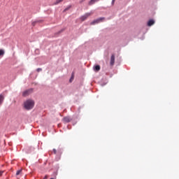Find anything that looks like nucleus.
I'll use <instances>...</instances> for the list:
<instances>
[{"label": "nucleus", "mask_w": 179, "mask_h": 179, "mask_svg": "<svg viewBox=\"0 0 179 179\" xmlns=\"http://www.w3.org/2000/svg\"><path fill=\"white\" fill-rule=\"evenodd\" d=\"M155 23V22L154 21V20H150L147 22V26L151 27L152 25H154Z\"/></svg>", "instance_id": "0eeeda50"}, {"label": "nucleus", "mask_w": 179, "mask_h": 179, "mask_svg": "<svg viewBox=\"0 0 179 179\" xmlns=\"http://www.w3.org/2000/svg\"><path fill=\"white\" fill-rule=\"evenodd\" d=\"M51 179H54V178H51Z\"/></svg>", "instance_id": "412c9836"}, {"label": "nucleus", "mask_w": 179, "mask_h": 179, "mask_svg": "<svg viewBox=\"0 0 179 179\" xmlns=\"http://www.w3.org/2000/svg\"><path fill=\"white\" fill-rule=\"evenodd\" d=\"M115 3V0H112V5Z\"/></svg>", "instance_id": "6ab92c4d"}, {"label": "nucleus", "mask_w": 179, "mask_h": 179, "mask_svg": "<svg viewBox=\"0 0 179 179\" xmlns=\"http://www.w3.org/2000/svg\"><path fill=\"white\" fill-rule=\"evenodd\" d=\"M41 71H43V69H38L36 70V71H38V72H41Z\"/></svg>", "instance_id": "2eb2a0df"}, {"label": "nucleus", "mask_w": 179, "mask_h": 179, "mask_svg": "<svg viewBox=\"0 0 179 179\" xmlns=\"http://www.w3.org/2000/svg\"><path fill=\"white\" fill-rule=\"evenodd\" d=\"M69 8H71V6H69L67 8H64V11L69 10Z\"/></svg>", "instance_id": "4468645a"}, {"label": "nucleus", "mask_w": 179, "mask_h": 179, "mask_svg": "<svg viewBox=\"0 0 179 179\" xmlns=\"http://www.w3.org/2000/svg\"><path fill=\"white\" fill-rule=\"evenodd\" d=\"M31 93H32V89L24 91L22 92V96L26 97V96H29V94H31Z\"/></svg>", "instance_id": "20e7f679"}, {"label": "nucleus", "mask_w": 179, "mask_h": 179, "mask_svg": "<svg viewBox=\"0 0 179 179\" xmlns=\"http://www.w3.org/2000/svg\"><path fill=\"white\" fill-rule=\"evenodd\" d=\"M115 64V55H112V57H110V66H113Z\"/></svg>", "instance_id": "39448f33"}, {"label": "nucleus", "mask_w": 179, "mask_h": 179, "mask_svg": "<svg viewBox=\"0 0 179 179\" xmlns=\"http://www.w3.org/2000/svg\"><path fill=\"white\" fill-rule=\"evenodd\" d=\"M64 0H56L55 2V6L59 4L61 2H62Z\"/></svg>", "instance_id": "9b49d317"}, {"label": "nucleus", "mask_w": 179, "mask_h": 179, "mask_svg": "<svg viewBox=\"0 0 179 179\" xmlns=\"http://www.w3.org/2000/svg\"><path fill=\"white\" fill-rule=\"evenodd\" d=\"M98 1V0H91L90 1V2L88 3V6H92L93 4H94L95 2Z\"/></svg>", "instance_id": "6e6552de"}, {"label": "nucleus", "mask_w": 179, "mask_h": 179, "mask_svg": "<svg viewBox=\"0 0 179 179\" xmlns=\"http://www.w3.org/2000/svg\"><path fill=\"white\" fill-rule=\"evenodd\" d=\"M21 172V170L17 171V172H15V176H19V174H20Z\"/></svg>", "instance_id": "ddd939ff"}, {"label": "nucleus", "mask_w": 179, "mask_h": 179, "mask_svg": "<svg viewBox=\"0 0 179 179\" xmlns=\"http://www.w3.org/2000/svg\"><path fill=\"white\" fill-rule=\"evenodd\" d=\"M63 122H64L66 123L70 122H71V118L69 117H63Z\"/></svg>", "instance_id": "423d86ee"}, {"label": "nucleus", "mask_w": 179, "mask_h": 179, "mask_svg": "<svg viewBox=\"0 0 179 179\" xmlns=\"http://www.w3.org/2000/svg\"><path fill=\"white\" fill-rule=\"evenodd\" d=\"M34 107V101L29 99L24 102V108H25L26 110H29L32 109V108Z\"/></svg>", "instance_id": "f257e3e1"}, {"label": "nucleus", "mask_w": 179, "mask_h": 179, "mask_svg": "<svg viewBox=\"0 0 179 179\" xmlns=\"http://www.w3.org/2000/svg\"><path fill=\"white\" fill-rule=\"evenodd\" d=\"M3 173V171H0V176H2V173Z\"/></svg>", "instance_id": "a211bd4d"}, {"label": "nucleus", "mask_w": 179, "mask_h": 179, "mask_svg": "<svg viewBox=\"0 0 179 179\" xmlns=\"http://www.w3.org/2000/svg\"><path fill=\"white\" fill-rule=\"evenodd\" d=\"M103 20H105V17H100V18H98V19H96L95 20H93V22L90 23V24H91V25L97 24L99 23L102 22Z\"/></svg>", "instance_id": "f03ea898"}, {"label": "nucleus", "mask_w": 179, "mask_h": 179, "mask_svg": "<svg viewBox=\"0 0 179 179\" xmlns=\"http://www.w3.org/2000/svg\"><path fill=\"white\" fill-rule=\"evenodd\" d=\"M43 179H48V175L44 176V178Z\"/></svg>", "instance_id": "dca6fc26"}, {"label": "nucleus", "mask_w": 179, "mask_h": 179, "mask_svg": "<svg viewBox=\"0 0 179 179\" xmlns=\"http://www.w3.org/2000/svg\"><path fill=\"white\" fill-rule=\"evenodd\" d=\"M53 152H55V154H56V150H52Z\"/></svg>", "instance_id": "aec40b11"}, {"label": "nucleus", "mask_w": 179, "mask_h": 179, "mask_svg": "<svg viewBox=\"0 0 179 179\" xmlns=\"http://www.w3.org/2000/svg\"><path fill=\"white\" fill-rule=\"evenodd\" d=\"M92 15H93V12L91 13H86V14H85L83 16H81V17L80 18V20L81 21H85L86 20V19H87L90 16H92Z\"/></svg>", "instance_id": "7ed1b4c3"}, {"label": "nucleus", "mask_w": 179, "mask_h": 179, "mask_svg": "<svg viewBox=\"0 0 179 179\" xmlns=\"http://www.w3.org/2000/svg\"><path fill=\"white\" fill-rule=\"evenodd\" d=\"M94 70H95V71L98 72L100 71V66H95V67H94Z\"/></svg>", "instance_id": "1a4fd4ad"}, {"label": "nucleus", "mask_w": 179, "mask_h": 179, "mask_svg": "<svg viewBox=\"0 0 179 179\" xmlns=\"http://www.w3.org/2000/svg\"><path fill=\"white\" fill-rule=\"evenodd\" d=\"M83 2H85V0L80 1V3H83Z\"/></svg>", "instance_id": "f3484780"}, {"label": "nucleus", "mask_w": 179, "mask_h": 179, "mask_svg": "<svg viewBox=\"0 0 179 179\" xmlns=\"http://www.w3.org/2000/svg\"><path fill=\"white\" fill-rule=\"evenodd\" d=\"M3 102V95L0 94V106L2 105Z\"/></svg>", "instance_id": "9d476101"}, {"label": "nucleus", "mask_w": 179, "mask_h": 179, "mask_svg": "<svg viewBox=\"0 0 179 179\" xmlns=\"http://www.w3.org/2000/svg\"><path fill=\"white\" fill-rule=\"evenodd\" d=\"M4 52L3 50H0V57L3 56Z\"/></svg>", "instance_id": "f8f14e48"}]
</instances>
